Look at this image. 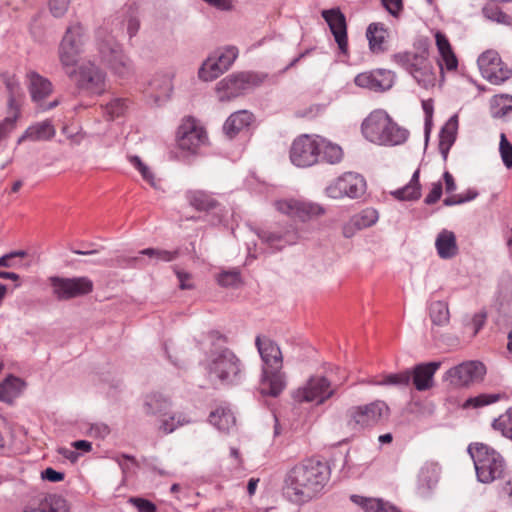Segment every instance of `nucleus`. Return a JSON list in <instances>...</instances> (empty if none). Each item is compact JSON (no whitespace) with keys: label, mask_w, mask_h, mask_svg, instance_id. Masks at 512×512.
Masks as SVG:
<instances>
[{"label":"nucleus","mask_w":512,"mask_h":512,"mask_svg":"<svg viewBox=\"0 0 512 512\" xmlns=\"http://www.w3.org/2000/svg\"><path fill=\"white\" fill-rule=\"evenodd\" d=\"M275 208L282 214L302 222L324 213L323 207L319 204L297 199L278 200L275 202Z\"/></svg>","instance_id":"18"},{"label":"nucleus","mask_w":512,"mask_h":512,"mask_svg":"<svg viewBox=\"0 0 512 512\" xmlns=\"http://www.w3.org/2000/svg\"><path fill=\"white\" fill-rule=\"evenodd\" d=\"M264 79V75L255 72L232 73L216 84L215 92L220 102H228L259 86Z\"/></svg>","instance_id":"10"},{"label":"nucleus","mask_w":512,"mask_h":512,"mask_svg":"<svg viewBox=\"0 0 512 512\" xmlns=\"http://www.w3.org/2000/svg\"><path fill=\"white\" fill-rule=\"evenodd\" d=\"M150 88L154 93L155 102L167 100L173 91L172 77L167 74L155 76L150 82Z\"/></svg>","instance_id":"36"},{"label":"nucleus","mask_w":512,"mask_h":512,"mask_svg":"<svg viewBox=\"0 0 512 512\" xmlns=\"http://www.w3.org/2000/svg\"><path fill=\"white\" fill-rule=\"evenodd\" d=\"M27 79L29 81V91L33 101L39 102L52 93V83L39 73L30 71L27 73Z\"/></svg>","instance_id":"27"},{"label":"nucleus","mask_w":512,"mask_h":512,"mask_svg":"<svg viewBox=\"0 0 512 512\" xmlns=\"http://www.w3.org/2000/svg\"><path fill=\"white\" fill-rule=\"evenodd\" d=\"M131 102L128 98L113 97L103 106L104 115L108 120H114L126 114Z\"/></svg>","instance_id":"39"},{"label":"nucleus","mask_w":512,"mask_h":512,"mask_svg":"<svg viewBox=\"0 0 512 512\" xmlns=\"http://www.w3.org/2000/svg\"><path fill=\"white\" fill-rule=\"evenodd\" d=\"M420 170L417 169L408 184L392 191L390 194L399 201H415L421 197V184L419 182Z\"/></svg>","instance_id":"32"},{"label":"nucleus","mask_w":512,"mask_h":512,"mask_svg":"<svg viewBox=\"0 0 512 512\" xmlns=\"http://www.w3.org/2000/svg\"><path fill=\"white\" fill-rule=\"evenodd\" d=\"M31 135V141H48L55 136L56 130L50 120H44L27 128Z\"/></svg>","instance_id":"41"},{"label":"nucleus","mask_w":512,"mask_h":512,"mask_svg":"<svg viewBox=\"0 0 512 512\" xmlns=\"http://www.w3.org/2000/svg\"><path fill=\"white\" fill-rule=\"evenodd\" d=\"M500 396L498 394H480L475 397H471L467 399L464 403L465 408H480L486 405L495 403L499 400Z\"/></svg>","instance_id":"55"},{"label":"nucleus","mask_w":512,"mask_h":512,"mask_svg":"<svg viewBox=\"0 0 512 512\" xmlns=\"http://www.w3.org/2000/svg\"><path fill=\"white\" fill-rule=\"evenodd\" d=\"M492 427L500 432L503 437L512 441V407L508 408L498 418H495Z\"/></svg>","instance_id":"47"},{"label":"nucleus","mask_w":512,"mask_h":512,"mask_svg":"<svg viewBox=\"0 0 512 512\" xmlns=\"http://www.w3.org/2000/svg\"><path fill=\"white\" fill-rule=\"evenodd\" d=\"M143 409L146 415L156 416L160 419L168 415V411L171 409V401L161 393L152 392L145 395Z\"/></svg>","instance_id":"25"},{"label":"nucleus","mask_w":512,"mask_h":512,"mask_svg":"<svg viewBox=\"0 0 512 512\" xmlns=\"http://www.w3.org/2000/svg\"><path fill=\"white\" fill-rule=\"evenodd\" d=\"M437 253L442 259H451L458 253V246L454 232L443 229L435 240Z\"/></svg>","instance_id":"29"},{"label":"nucleus","mask_w":512,"mask_h":512,"mask_svg":"<svg viewBox=\"0 0 512 512\" xmlns=\"http://www.w3.org/2000/svg\"><path fill=\"white\" fill-rule=\"evenodd\" d=\"M191 423V419L189 416L183 412H174L170 414L168 411V415L161 417L159 419V430L164 434H170L174 432L179 427L187 425Z\"/></svg>","instance_id":"37"},{"label":"nucleus","mask_w":512,"mask_h":512,"mask_svg":"<svg viewBox=\"0 0 512 512\" xmlns=\"http://www.w3.org/2000/svg\"><path fill=\"white\" fill-rule=\"evenodd\" d=\"M455 142V133L447 127L442 128L439 135V151L444 160H447L450 148Z\"/></svg>","instance_id":"54"},{"label":"nucleus","mask_w":512,"mask_h":512,"mask_svg":"<svg viewBox=\"0 0 512 512\" xmlns=\"http://www.w3.org/2000/svg\"><path fill=\"white\" fill-rule=\"evenodd\" d=\"M23 512H69V509L65 499L53 495L45 497L36 506L28 505Z\"/></svg>","instance_id":"34"},{"label":"nucleus","mask_w":512,"mask_h":512,"mask_svg":"<svg viewBox=\"0 0 512 512\" xmlns=\"http://www.w3.org/2000/svg\"><path fill=\"white\" fill-rule=\"evenodd\" d=\"M209 422L222 432H230L236 425L234 414L224 406H219L210 413Z\"/></svg>","instance_id":"33"},{"label":"nucleus","mask_w":512,"mask_h":512,"mask_svg":"<svg viewBox=\"0 0 512 512\" xmlns=\"http://www.w3.org/2000/svg\"><path fill=\"white\" fill-rule=\"evenodd\" d=\"M63 70L76 87L87 94L101 95L106 90V73L91 60Z\"/></svg>","instance_id":"8"},{"label":"nucleus","mask_w":512,"mask_h":512,"mask_svg":"<svg viewBox=\"0 0 512 512\" xmlns=\"http://www.w3.org/2000/svg\"><path fill=\"white\" fill-rule=\"evenodd\" d=\"M110 433V428L104 423H96L91 425L89 434L96 438H105Z\"/></svg>","instance_id":"63"},{"label":"nucleus","mask_w":512,"mask_h":512,"mask_svg":"<svg viewBox=\"0 0 512 512\" xmlns=\"http://www.w3.org/2000/svg\"><path fill=\"white\" fill-rule=\"evenodd\" d=\"M255 346L262 360L260 391L263 395L277 397L286 386L283 367V355L279 345L264 335H257Z\"/></svg>","instance_id":"2"},{"label":"nucleus","mask_w":512,"mask_h":512,"mask_svg":"<svg viewBox=\"0 0 512 512\" xmlns=\"http://www.w3.org/2000/svg\"><path fill=\"white\" fill-rule=\"evenodd\" d=\"M186 198L189 204L198 211H216L217 221H222V209L219 202L209 193L202 190L188 191Z\"/></svg>","instance_id":"23"},{"label":"nucleus","mask_w":512,"mask_h":512,"mask_svg":"<svg viewBox=\"0 0 512 512\" xmlns=\"http://www.w3.org/2000/svg\"><path fill=\"white\" fill-rule=\"evenodd\" d=\"M212 54L227 71L238 57L239 51L235 46H226L225 48L216 50Z\"/></svg>","instance_id":"48"},{"label":"nucleus","mask_w":512,"mask_h":512,"mask_svg":"<svg viewBox=\"0 0 512 512\" xmlns=\"http://www.w3.org/2000/svg\"><path fill=\"white\" fill-rule=\"evenodd\" d=\"M139 254L147 256L150 259H155L156 261L171 262L178 257L179 252L178 250L169 251L164 249L146 248L141 250Z\"/></svg>","instance_id":"51"},{"label":"nucleus","mask_w":512,"mask_h":512,"mask_svg":"<svg viewBox=\"0 0 512 512\" xmlns=\"http://www.w3.org/2000/svg\"><path fill=\"white\" fill-rule=\"evenodd\" d=\"M379 219L378 211L374 208H366L352 216V224L358 228L365 229L373 226Z\"/></svg>","instance_id":"46"},{"label":"nucleus","mask_w":512,"mask_h":512,"mask_svg":"<svg viewBox=\"0 0 512 512\" xmlns=\"http://www.w3.org/2000/svg\"><path fill=\"white\" fill-rule=\"evenodd\" d=\"M96 43L100 58L104 64L119 77H127L133 72L130 58L124 53L115 37L108 32L106 26L96 30Z\"/></svg>","instance_id":"6"},{"label":"nucleus","mask_w":512,"mask_h":512,"mask_svg":"<svg viewBox=\"0 0 512 512\" xmlns=\"http://www.w3.org/2000/svg\"><path fill=\"white\" fill-rule=\"evenodd\" d=\"M259 238L266 243L273 251H279L288 245H293L298 241L297 230L290 226L284 231H261Z\"/></svg>","instance_id":"22"},{"label":"nucleus","mask_w":512,"mask_h":512,"mask_svg":"<svg viewBox=\"0 0 512 512\" xmlns=\"http://www.w3.org/2000/svg\"><path fill=\"white\" fill-rule=\"evenodd\" d=\"M395 63L408 71L419 86L429 89L435 85L436 73L426 50L399 52L392 56Z\"/></svg>","instance_id":"7"},{"label":"nucleus","mask_w":512,"mask_h":512,"mask_svg":"<svg viewBox=\"0 0 512 512\" xmlns=\"http://www.w3.org/2000/svg\"><path fill=\"white\" fill-rule=\"evenodd\" d=\"M499 498L512 506V475L498 489Z\"/></svg>","instance_id":"59"},{"label":"nucleus","mask_w":512,"mask_h":512,"mask_svg":"<svg viewBox=\"0 0 512 512\" xmlns=\"http://www.w3.org/2000/svg\"><path fill=\"white\" fill-rule=\"evenodd\" d=\"M71 0H48L50 12L54 17L60 18L65 15Z\"/></svg>","instance_id":"57"},{"label":"nucleus","mask_w":512,"mask_h":512,"mask_svg":"<svg viewBox=\"0 0 512 512\" xmlns=\"http://www.w3.org/2000/svg\"><path fill=\"white\" fill-rule=\"evenodd\" d=\"M226 72L225 68L216 60L211 54L201 65L198 71V76L203 81H212Z\"/></svg>","instance_id":"40"},{"label":"nucleus","mask_w":512,"mask_h":512,"mask_svg":"<svg viewBox=\"0 0 512 512\" xmlns=\"http://www.w3.org/2000/svg\"><path fill=\"white\" fill-rule=\"evenodd\" d=\"M366 192V181L358 173L346 172L326 187V194L333 199L359 198Z\"/></svg>","instance_id":"13"},{"label":"nucleus","mask_w":512,"mask_h":512,"mask_svg":"<svg viewBox=\"0 0 512 512\" xmlns=\"http://www.w3.org/2000/svg\"><path fill=\"white\" fill-rule=\"evenodd\" d=\"M389 414V407L384 401L376 400L367 405L357 406L350 410V417L361 428L377 425Z\"/></svg>","instance_id":"19"},{"label":"nucleus","mask_w":512,"mask_h":512,"mask_svg":"<svg viewBox=\"0 0 512 512\" xmlns=\"http://www.w3.org/2000/svg\"><path fill=\"white\" fill-rule=\"evenodd\" d=\"M4 84L8 92V108L9 110H20L23 91L20 82L14 75H5Z\"/></svg>","instance_id":"38"},{"label":"nucleus","mask_w":512,"mask_h":512,"mask_svg":"<svg viewBox=\"0 0 512 512\" xmlns=\"http://www.w3.org/2000/svg\"><path fill=\"white\" fill-rule=\"evenodd\" d=\"M491 115L493 118H502L512 111V96L497 95L491 100Z\"/></svg>","instance_id":"44"},{"label":"nucleus","mask_w":512,"mask_h":512,"mask_svg":"<svg viewBox=\"0 0 512 512\" xmlns=\"http://www.w3.org/2000/svg\"><path fill=\"white\" fill-rule=\"evenodd\" d=\"M437 361L422 363L415 366L413 371V383L418 391H425L432 387L433 376L440 368Z\"/></svg>","instance_id":"24"},{"label":"nucleus","mask_w":512,"mask_h":512,"mask_svg":"<svg viewBox=\"0 0 512 512\" xmlns=\"http://www.w3.org/2000/svg\"><path fill=\"white\" fill-rule=\"evenodd\" d=\"M387 31L383 24L371 23L366 32L369 47L373 53H383L386 50Z\"/></svg>","instance_id":"35"},{"label":"nucleus","mask_w":512,"mask_h":512,"mask_svg":"<svg viewBox=\"0 0 512 512\" xmlns=\"http://www.w3.org/2000/svg\"><path fill=\"white\" fill-rule=\"evenodd\" d=\"M429 316L434 325H447L450 320L448 304L440 300L432 302L429 305Z\"/></svg>","instance_id":"42"},{"label":"nucleus","mask_w":512,"mask_h":512,"mask_svg":"<svg viewBox=\"0 0 512 512\" xmlns=\"http://www.w3.org/2000/svg\"><path fill=\"white\" fill-rule=\"evenodd\" d=\"M52 294L59 301H66L87 295L93 291V281L86 277L51 276L48 279Z\"/></svg>","instance_id":"11"},{"label":"nucleus","mask_w":512,"mask_h":512,"mask_svg":"<svg viewBox=\"0 0 512 512\" xmlns=\"http://www.w3.org/2000/svg\"><path fill=\"white\" fill-rule=\"evenodd\" d=\"M64 477L65 474L63 472L56 471L51 467H48L41 472V478L43 480H47L53 483L62 481Z\"/></svg>","instance_id":"62"},{"label":"nucleus","mask_w":512,"mask_h":512,"mask_svg":"<svg viewBox=\"0 0 512 512\" xmlns=\"http://www.w3.org/2000/svg\"><path fill=\"white\" fill-rule=\"evenodd\" d=\"M351 501L360 506L365 512H401L398 507L381 498L352 495Z\"/></svg>","instance_id":"30"},{"label":"nucleus","mask_w":512,"mask_h":512,"mask_svg":"<svg viewBox=\"0 0 512 512\" xmlns=\"http://www.w3.org/2000/svg\"><path fill=\"white\" fill-rule=\"evenodd\" d=\"M364 137L375 144L396 146L408 138V131L399 127L383 110H375L362 123Z\"/></svg>","instance_id":"3"},{"label":"nucleus","mask_w":512,"mask_h":512,"mask_svg":"<svg viewBox=\"0 0 512 512\" xmlns=\"http://www.w3.org/2000/svg\"><path fill=\"white\" fill-rule=\"evenodd\" d=\"M329 476L326 463L315 459L304 460L286 473L283 492L294 503L308 502L322 491Z\"/></svg>","instance_id":"1"},{"label":"nucleus","mask_w":512,"mask_h":512,"mask_svg":"<svg viewBox=\"0 0 512 512\" xmlns=\"http://www.w3.org/2000/svg\"><path fill=\"white\" fill-rule=\"evenodd\" d=\"M468 453L474 462L478 481L492 483L505 477L507 462L500 452L484 443H472Z\"/></svg>","instance_id":"4"},{"label":"nucleus","mask_w":512,"mask_h":512,"mask_svg":"<svg viewBox=\"0 0 512 512\" xmlns=\"http://www.w3.org/2000/svg\"><path fill=\"white\" fill-rule=\"evenodd\" d=\"M481 75L491 84L499 85L512 76V70L502 61L498 52L487 50L477 60Z\"/></svg>","instance_id":"15"},{"label":"nucleus","mask_w":512,"mask_h":512,"mask_svg":"<svg viewBox=\"0 0 512 512\" xmlns=\"http://www.w3.org/2000/svg\"><path fill=\"white\" fill-rule=\"evenodd\" d=\"M441 468L436 462H426L418 474V487L423 491H428L434 488L440 478Z\"/></svg>","instance_id":"31"},{"label":"nucleus","mask_w":512,"mask_h":512,"mask_svg":"<svg viewBox=\"0 0 512 512\" xmlns=\"http://www.w3.org/2000/svg\"><path fill=\"white\" fill-rule=\"evenodd\" d=\"M481 12L482 15L489 21L506 26L512 25V17L496 5L486 4L482 7Z\"/></svg>","instance_id":"45"},{"label":"nucleus","mask_w":512,"mask_h":512,"mask_svg":"<svg viewBox=\"0 0 512 512\" xmlns=\"http://www.w3.org/2000/svg\"><path fill=\"white\" fill-rule=\"evenodd\" d=\"M330 382L323 376H312L306 385L298 388L294 398L299 402H316L322 404L334 394Z\"/></svg>","instance_id":"17"},{"label":"nucleus","mask_w":512,"mask_h":512,"mask_svg":"<svg viewBox=\"0 0 512 512\" xmlns=\"http://www.w3.org/2000/svg\"><path fill=\"white\" fill-rule=\"evenodd\" d=\"M486 374V368L480 361H465L450 368L445 379L456 387H467L481 381Z\"/></svg>","instance_id":"16"},{"label":"nucleus","mask_w":512,"mask_h":512,"mask_svg":"<svg viewBox=\"0 0 512 512\" xmlns=\"http://www.w3.org/2000/svg\"><path fill=\"white\" fill-rule=\"evenodd\" d=\"M129 503L137 509V512H157L156 505L153 502L141 497H131Z\"/></svg>","instance_id":"58"},{"label":"nucleus","mask_w":512,"mask_h":512,"mask_svg":"<svg viewBox=\"0 0 512 512\" xmlns=\"http://www.w3.org/2000/svg\"><path fill=\"white\" fill-rule=\"evenodd\" d=\"M499 155L504 167L507 170L512 169V143L508 140L505 133L499 136Z\"/></svg>","instance_id":"52"},{"label":"nucleus","mask_w":512,"mask_h":512,"mask_svg":"<svg viewBox=\"0 0 512 512\" xmlns=\"http://www.w3.org/2000/svg\"><path fill=\"white\" fill-rule=\"evenodd\" d=\"M205 369L210 378L217 379L223 385H237L245 378L242 361L228 348L211 353Z\"/></svg>","instance_id":"5"},{"label":"nucleus","mask_w":512,"mask_h":512,"mask_svg":"<svg viewBox=\"0 0 512 512\" xmlns=\"http://www.w3.org/2000/svg\"><path fill=\"white\" fill-rule=\"evenodd\" d=\"M253 114L247 110H239L232 113L223 125V131L229 138L235 137L240 131L250 126L253 122Z\"/></svg>","instance_id":"26"},{"label":"nucleus","mask_w":512,"mask_h":512,"mask_svg":"<svg viewBox=\"0 0 512 512\" xmlns=\"http://www.w3.org/2000/svg\"><path fill=\"white\" fill-rule=\"evenodd\" d=\"M125 19L121 22V25L126 23L127 33L130 38L135 36L139 30L140 22L137 16V8L129 6L124 12Z\"/></svg>","instance_id":"53"},{"label":"nucleus","mask_w":512,"mask_h":512,"mask_svg":"<svg viewBox=\"0 0 512 512\" xmlns=\"http://www.w3.org/2000/svg\"><path fill=\"white\" fill-rule=\"evenodd\" d=\"M87 39L86 29L81 23L75 22L67 27L58 47V57L63 69L78 64Z\"/></svg>","instance_id":"9"},{"label":"nucleus","mask_w":512,"mask_h":512,"mask_svg":"<svg viewBox=\"0 0 512 512\" xmlns=\"http://www.w3.org/2000/svg\"><path fill=\"white\" fill-rule=\"evenodd\" d=\"M217 282L220 286L225 288H236L242 282L241 272L238 268L223 270L218 274Z\"/></svg>","instance_id":"49"},{"label":"nucleus","mask_w":512,"mask_h":512,"mask_svg":"<svg viewBox=\"0 0 512 512\" xmlns=\"http://www.w3.org/2000/svg\"><path fill=\"white\" fill-rule=\"evenodd\" d=\"M321 15L327 22L340 51L346 54L348 50V38L346 18L344 14L339 8H333L323 10Z\"/></svg>","instance_id":"20"},{"label":"nucleus","mask_w":512,"mask_h":512,"mask_svg":"<svg viewBox=\"0 0 512 512\" xmlns=\"http://www.w3.org/2000/svg\"><path fill=\"white\" fill-rule=\"evenodd\" d=\"M442 191L443 187L440 181L433 183L430 192L425 197V204L432 205L436 203L441 198Z\"/></svg>","instance_id":"61"},{"label":"nucleus","mask_w":512,"mask_h":512,"mask_svg":"<svg viewBox=\"0 0 512 512\" xmlns=\"http://www.w3.org/2000/svg\"><path fill=\"white\" fill-rule=\"evenodd\" d=\"M394 75L387 70L378 69L360 73L355 77V84L372 91H385L392 87Z\"/></svg>","instance_id":"21"},{"label":"nucleus","mask_w":512,"mask_h":512,"mask_svg":"<svg viewBox=\"0 0 512 512\" xmlns=\"http://www.w3.org/2000/svg\"><path fill=\"white\" fill-rule=\"evenodd\" d=\"M320 153L321 142H319V136L304 134L293 141L289 156L295 166L307 168L319 162Z\"/></svg>","instance_id":"12"},{"label":"nucleus","mask_w":512,"mask_h":512,"mask_svg":"<svg viewBox=\"0 0 512 512\" xmlns=\"http://www.w3.org/2000/svg\"><path fill=\"white\" fill-rule=\"evenodd\" d=\"M9 116L0 122V141L6 139L15 129L20 110H9Z\"/></svg>","instance_id":"56"},{"label":"nucleus","mask_w":512,"mask_h":512,"mask_svg":"<svg viewBox=\"0 0 512 512\" xmlns=\"http://www.w3.org/2000/svg\"><path fill=\"white\" fill-rule=\"evenodd\" d=\"M208 141L206 131L195 119H184L177 131V144L182 151L196 154Z\"/></svg>","instance_id":"14"},{"label":"nucleus","mask_w":512,"mask_h":512,"mask_svg":"<svg viewBox=\"0 0 512 512\" xmlns=\"http://www.w3.org/2000/svg\"><path fill=\"white\" fill-rule=\"evenodd\" d=\"M319 142H321L320 159L322 161L329 164H336L342 160L343 151L340 146L332 144L322 137H319Z\"/></svg>","instance_id":"43"},{"label":"nucleus","mask_w":512,"mask_h":512,"mask_svg":"<svg viewBox=\"0 0 512 512\" xmlns=\"http://www.w3.org/2000/svg\"><path fill=\"white\" fill-rule=\"evenodd\" d=\"M435 40L437 49L441 56V62H439L440 69H442L443 65H445L447 70H455L457 68L458 61L452 50L448 38L444 33L437 31L435 33Z\"/></svg>","instance_id":"28"},{"label":"nucleus","mask_w":512,"mask_h":512,"mask_svg":"<svg viewBox=\"0 0 512 512\" xmlns=\"http://www.w3.org/2000/svg\"><path fill=\"white\" fill-rule=\"evenodd\" d=\"M175 274L179 281V288L182 290H191L194 288L192 275L188 272L174 268Z\"/></svg>","instance_id":"60"},{"label":"nucleus","mask_w":512,"mask_h":512,"mask_svg":"<svg viewBox=\"0 0 512 512\" xmlns=\"http://www.w3.org/2000/svg\"><path fill=\"white\" fill-rule=\"evenodd\" d=\"M411 380L410 371L406 370L396 374H387L379 381H374L375 385H394V386H407Z\"/></svg>","instance_id":"50"},{"label":"nucleus","mask_w":512,"mask_h":512,"mask_svg":"<svg viewBox=\"0 0 512 512\" xmlns=\"http://www.w3.org/2000/svg\"><path fill=\"white\" fill-rule=\"evenodd\" d=\"M385 9L393 16H397L402 10V0H381Z\"/></svg>","instance_id":"64"}]
</instances>
